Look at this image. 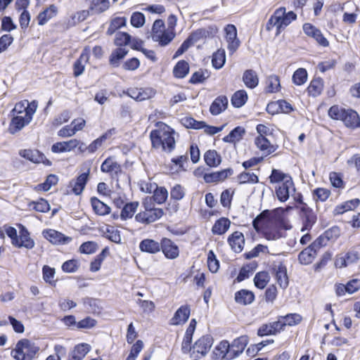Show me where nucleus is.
<instances>
[{
  "instance_id": "57",
  "label": "nucleus",
  "mask_w": 360,
  "mask_h": 360,
  "mask_svg": "<svg viewBox=\"0 0 360 360\" xmlns=\"http://www.w3.org/2000/svg\"><path fill=\"white\" fill-rule=\"evenodd\" d=\"M58 181V177L56 174H49L45 181L37 185V188L43 191H48L51 189L52 186L56 185Z\"/></svg>"
},
{
  "instance_id": "23",
  "label": "nucleus",
  "mask_w": 360,
  "mask_h": 360,
  "mask_svg": "<svg viewBox=\"0 0 360 360\" xmlns=\"http://www.w3.org/2000/svg\"><path fill=\"white\" fill-rule=\"evenodd\" d=\"M85 310L93 314H99L101 313L103 307L101 306V300L99 299L85 297L81 300Z\"/></svg>"
},
{
  "instance_id": "22",
  "label": "nucleus",
  "mask_w": 360,
  "mask_h": 360,
  "mask_svg": "<svg viewBox=\"0 0 360 360\" xmlns=\"http://www.w3.org/2000/svg\"><path fill=\"white\" fill-rule=\"evenodd\" d=\"M191 314L190 307L187 304L181 306L175 312L173 317L170 319L171 325H180L186 323Z\"/></svg>"
},
{
  "instance_id": "39",
  "label": "nucleus",
  "mask_w": 360,
  "mask_h": 360,
  "mask_svg": "<svg viewBox=\"0 0 360 360\" xmlns=\"http://www.w3.org/2000/svg\"><path fill=\"white\" fill-rule=\"evenodd\" d=\"M189 65L185 60H181L176 63L173 68L174 77L178 79H183L189 73Z\"/></svg>"
},
{
  "instance_id": "24",
  "label": "nucleus",
  "mask_w": 360,
  "mask_h": 360,
  "mask_svg": "<svg viewBox=\"0 0 360 360\" xmlns=\"http://www.w3.org/2000/svg\"><path fill=\"white\" fill-rule=\"evenodd\" d=\"M274 271L277 283L281 288L283 290L286 289L289 285V278L286 266L281 262L274 268Z\"/></svg>"
},
{
  "instance_id": "42",
  "label": "nucleus",
  "mask_w": 360,
  "mask_h": 360,
  "mask_svg": "<svg viewBox=\"0 0 360 360\" xmlns=\"http://www.w3.org/2000/svg\"><path fill=\"white\" fill-rule=\"evenodd\" d=\"M41 152L38 150L24 149L19 152V155L25 159L33 162L40 163L42 160L43 156L41 155Z\"/></svg>"
},
{
  "instance_id": "32",
  "label": "nucleus",
  "mask_w": 360,
  "mask_h": 360,
  "mask_svg": "<svg viewBox=\"0 0 360 360\" xmlns=\"http://www.w3.org/2000/svg\"><path fill=\"white\" fill-rule=\"evenodd\" d=\"M91 205L94 212L100 216H105L110 214V207L96 197H91L90 199Z\"/></svg>"
},
{
  "instance_id": "14",
  "label": "nucleus",
  "mask_w": 360,
  "mask_h": 360,
  "mask_svg": "<svg viewBox=\"0 0 360 360\" xmlns=\"http://www.w3.org/2000/svg\"><path fill=\"white\" fill-rule=\"evenodd\" d=\"M160 250L164 254L165 257L169 259H174L179 255V249L171 239L167 238H162L161 239V249Z\"/></svg>"
},
{
  "instance_id": "40",
  "label": "nucleus",
  "mask_w": 360,
  "mask_h": 360,
  "mask_svg": "<svg viewBox=\"0 0 360 360\" xmlns=\"http://www.w3.org/2000/svg\"><path fill=\"white\" fill-rule=\"evenodd\" d=\"M139 202L132 201L125 203L120 212V219L125 221L132 218L139 207Z\"/></svg>"
},
{
  "instance_id": "35",
  "label": "nucleus",
  "mask_w": 360,
  "mask_h": 360,
  "mask_svg": "<svg viewBox=\"0 0 360 360\" xmlns=\"http://www.w3.org/2000/svg\"><path fill=\"white\" fill-rule=\"evenodd\" d=\"M323 89V80L321 77L313 79L308 86L307 91L309 96L314 98L321 95Z\"/></svg>"
},
{
  "instance_id": "64",
  "label": "nucleus",
  "mask_w": 360,
  "mask_h": 360,
  "mask_svg": "<svg viewBox=\"0 0 360 360\" xmlns=\"http://www.w3.org/2000/svg\"><path fill=\"white\" fill-rule=\"evenodd\" d=\"M207 266L212 273H216L219 268V261L212 250H210L207 255Z\"/></svg>"
},
{
  "instance_id": "33",
  "label": "nucleus",
  "mask_w": 360,
  "mask_h": 360,
  "mask_svg": "<svg viewBox=\"0 0 360 360\" xmlns=\"http://www.w3.org/2000/svg\"><path fill=\"white\" fill-rule=\"evenodd\" d=\"M128 50L125 48L118 47L113 50L109 57V63L113 68H117L120 62L127 55Z\"/></svg>"
},
{
  "instance_id": "8",
  "label": "nucleus",
  "mask_w": 360,
  "mask_h": 360,
  "mask_svg": "<svg viewBox=\"0 0 360 360\" xmlns=\"http://www.w3.org/2000/svg\"><path fill=\"white\" fill-rule=\"evenodd\" d=\"M291 191L293 193L296 191L291 176H289V179L285 180L281 185L276 187L275 189L276 198L281 202H285L289 199Z\"/></svg>"
},
{
  "instance_id": "19",
  "label": "nucleus",
  "mask_w": 360,
  "mask_h": 360,
  "mask_svg": "<svg viewBox=\"0 0 360 360\" xmlns=\"http://www.w3.org/2000/svg\"><path fill=\"white\" fill-rule=\"evenodd\" d=\"M91 50L89 46H86L83 50L80 56L75 60L73 65V75L75 77L80 76L84 71V65L89 61L90 58Z\"/></svg>"
},
{
  "instance_id": "7",
  "label": "nucleus",
  "mask_w": 360,
  "mask_h": 360,
  "mask_svg": "<svg viewBox=\"0 0 360 360\" xmlns=\"http://www.w3.org/2000/svg\"><path fill=\"white\" fill-rule=\"evenodd\" d=\"M300 214L302 221L301 231H310L316 221V214L307 204L300 206Z\"/></svg>"
},
{
  "instance_id": "16",
  "label": "nucleus",
  "mask_w": 360,
  "mask_h": 360,
  "mask_svg": "<svg viewBox=\"0 0 360 360\" xmlns=\"http://www.w3.org/2000/svg\"><path fill=\"white\" fill-rule=\"evenodd\" d=\"M90 173V169L89 168L86 172L82 173L79 174L75 179H72L70 182V186L72 187V192L76 195H80L89 181Z\"/></svg>"
},
{
  "instance_id": "54",
  "label": "nucleus",
  "mask_w": 360,
  "mask_h": 360,
  "mask_svg": "<svg viewBox=\"0 0 360 360\" xmlns=\"http://www.w3.org/2000/svg\"><path fill=\"white\" fill-rule=\"evenodd\" d=\"M290 176L289 174L283 172L280 169H272L270 176H269L271 184H278L283 182Z\"/></svg>"
},
{
  "instance_id": "34",
  "label": "nucleus",
  "mask_w": 360,
  "mask_h": 360,
  "mask_svg": "<svg viewBox=\"0 0 360 360\" xmlns=\"http://www.w3.org/2000/svg\"><path fill=\"white\" fill-rule=\"evenodd\" d=\"M231 221L226 217H221L217 219L212 228V232L214 235H223L230 228Z\"/></svg>"
},
{
  "instance_id": "62",
  "label": "nucleus",
  "mask_w": 360,
  "mask_h": 360,
  "mask_svg": "<svg viewBox=\"0 0 360 360\" xmlns=\"http://www.w3.org/2000/svg\"><path fill=\"white\" fill-rule=\"evenodd\" d=\"M313 198L315 200L325 202L330 195V191L324 188H316L312 191Z\"/></svg>"
},
{
  "instance_id": "2",
  "label": "nucleus",
  "mask_w": 360,
  "mask_h": 360,
  "mask_svg": "<svg viewBox=\"0 0 360 360\" xmlns=\"http://www.w3.org/2000/svg\"><path fill=\"white\" fill-rule=\"evenodd\" d=\"M160 128L153 129L150 133L152 147L158 148L162 147V150L172 153L175 148L174 130L167 124L160 122Z\"/></svg>"
},
{
  "instance_id": "17",
  "label": "nucleus",
  "mask_w": 360,
  "mask_h": 360,
  "mask_svg": "<svg viewBox=\"0 0 360 360\" xmlns=\"http://www.w3.org/2000/svg\"><path fill=\"white\" fill-rule=\"evenodd\" d=\"M274 17L278 23L287 27L297 19V14L292 11L286 12V8L282 6L275 10Z\"/></svg>"
},
{
  "instance_id": "58",
  "label": "nucleus",
  "mask_w": 360,
  "mask_h": 360,
  "mask_svg": "<svg viewBox=\"0 0 360 360\" xmlns=\"http://www.w3.org/2000/svg\"><path fill=\"white\" fill-rule=\"evenodd\" d=\"M32 205L35 211L43 213L48 212L51 209L49 203L44 198H39L37 201H32L30 206Z\"/></svg>"
},
{
  "instance_id": "46",
  "label": "nucleus",
  "mask_w": 360,
  "mask_h": 360,
  "mask_svg": "<svg viewBox=\"0 0 360 360\" xmlns=\"http://www.w3.org/2000/svg\"><path fill=\"white\" fill-rule=\"evenodd\" d=\"M237 180L239 184H255L259 183V177L256 174L245 171L237 176Z\"/></svg>"
},
{
  "instance_id": "29",
  "label": "nucleus",
  "mask_w": 360,
  "mask_h": 360,
  "mask_svg": "<svg viewBox=\"0 0 360 360\" xmlns=\"http://www.w3.org/2000/svg\"><path fill=\"white\" fill-rule=\"evenodd\" d=\"M245 133L246 131L243 127L237 126L231 130L229 134L225 136L222 140L225 143H235L237 141H240Z\"/></svg>"
},
{
  "instance_id": "13",
  "label": "nucleus",
  "mask_w": 360,
  "mask_h": 360,
  "mask_svg": "<svg viewBox=\"0 0 360 360\" xmlns=\"http://www.w3.org/2000/svg\"><path fill=\"white\" fill-rule=\"evenodd\" d=\"M302 28L304 34L314 38L320 46L323 47L329 46L328 40L323 36L321 31L312 24L304 23Z\"/></svg>"
},
{
  "instance_id": "61",
  "label": "nucleus",
  "mask_w": 360,
  "mask_h": 360,
  "mask_svg": "<svg viewBox=\"0 0 360 360\" xmlns=\"http://www.w3.org/2000/svg\"><path fill=\"white\" fill-rule=\"evenodd\" d=\"M146 22V17L144 14L139 11L134 12L130 18L131 25L136 28H139L143 26Z\"/></svg>"
},
{
  "instance_id": "18",
  "label": "nucleus",
  "mask_w": 360,
  "mask_h": 360,
  "mask_svg": "<svg viewBox=\"0 0 360 360\" xmlns=\"http://www.w3.org/2000/svg\"><path fill=\"white\" fill-rule=\"evenodd\" d=\"M227 242L233 252L240 253L245 245L244 235L242 232L234 231L228 237Z\"/></svg>"
},
{
  "instance_id": "9",
  "label": "nucleus",
  "mask_w": 360,
  "mask_h": 360,
  "mask_svg": "<svg viewBox=\"0 0 360 360\" xmlns=\"http://www.w3.org/2000/svg\"><path fill=\"white\" fill-rule=\"evenodd\" d=\"M225 37L228 42L227 49L233 54L238 49L240 41L238 38L237 28L234 25L229 24L224 28Z\"/></svg>"
},
{
  "instance_id": "5",
  "label": "nucleus",
  "mask_w": 360,
  "mask_h": 360,
  "mask_svg": "<svg viewBox=\"0 0 360 360\" xmlns=\"http://www.w3.org/2000/svg\"><path fill=\"white\" fill-rule=\"evenodd\" d=\"M243 349L244 345L236 343V340L232 344L224 340L214 349L213 356L216 359L231 360L241 354Z\"/></svg>"
},
{
  "instance_id": "37",
  "label": "nucleus",
  "mask_w": 360,
  "mask_h": 360,
  "mask_svg": "<svg viewBox=\"0 0 360 360\" xmlns=\"http://www.w3.org/2000/svg\"><path fill=\"white\" fill-rule=\"evenodd\" d=\"M248 96L245 90L236 91L231 98V105L236 108L243 107L248 101Z\"/></svg>"
},
{
  "instance_id": "38",
  "label": "nucleus",
  "mask_w": 360,
  "mask_h": 360,
  "mask_svg": "<svg viewBox=\"0 0 360 360\" xmlns=\"http://www.w3.org/2000/svg\"><path fill=\"white\" fill-rule=\"evenodd\" d=\"M57 11V7L55 5H50L49 7L39 13L37 16L38 24L39 25H45L49 20L56 15Z\"/></svg>"
},
{
  "instance_id": "48",
  "label": "nucleus",
  "mask_w": 360,
  "mask_h": 360,
  "mask_svg": "<svg viewBox=\"0 0 360 360\" xmlns=\"http://www.w3.org/2000/svg\"><path fill=\"white\" fill-rule=\"evenodd\" d=\"M133 93L136 94V96H131L138 101H143L153 97L155 94V91L152 88H144L136 89Z\"/></svg>"
},
{
  "instance_id": "12",
  "label": "nucleus",
  "mask_w": 360,
  "mask_h": 360,
  "mask_svg": "<svg viewBox=\"0 0 360 360\" xmlns=\"http://www.w3.org/2000/svg\"><path fill=\"white\" fill-rule=\"evenodd\" d=\"M284 322L280 320V316L277 321L271 322L269 323L263 324L257 330L258 336L263 337L267 335H276L281 330H284L285 327L283 325Z\"/></svg>"
},
{
  "instance_id": "49",
  "label": "nucleus",
  "mask_w": 360,
  "mask_h": 360,
  "mask_svg": "<svg viewBox=\"0 0 360 360\" xmlns=\"http://www.w3.org/2000/svg\"><path fill=\"white\" fill-rule=\"evenodd\" d=\"M281 89L280 79L276 75H271L266 79V91L267 93L278 92Z\"/></svg>"
},
{
  "instance_id": "60",
  "label": "nucleus",
  "mask_w": 360,
  "mask_h": 360,
  "mask_svg": "<svg viewBox=\"0 0 360 360\" xmlns=\"http://www.w3.org/2000/svg\"><path fill=\"white\" fill-rule=\"evenodd\" d=\"M108 4V0H93L90 8L92 12L98 14L105 11L109 7Z\"/></svg>"
},
{
  "instance_id": "28",
  "label": "nucleus",
  "mask_w": 360,
  "mask_h": 360,
  "mask_svg": "<svg viewBox=\"0 0 360 360\" xmlns=\"http://www.w3.org/2000/svg\"><path fill=\"white\" fill-rule=\"evenodd\" d=\"M30 122L31 121L26 116H14L10 122L8 131L11 134H15Z\"/></svg>"
},
{
  "instance_id": "10",
  "label": "nucleus",
  "mask_w": 360,
  "mask_h": 360,
  "mask_svg": "<svg viewBox=\"0 0 360 360\" xmlns=\"http://www.w3.org/2000/svg\"><path fill=\"white\" fill-rule=\"evenodd\" d=\"M42 236L53 245H65L72 241V238L54 229H44Z\"/></svg>"
},
{
  "instance_id": "56",
  "label": "nucleus",
  "mask_w": 360,
  "mask_h": 360,
  "mask_svg": "<svg viewBox=\"0 0 360 360\" xmlns=\"http://www.w3.org/2000/svg\"><path fill=\"white\" fill-rule=\"evenodd\" d=\"M131 41V36L125 32H118L115 34L114 44L117 46L122 47L130 44Z\"/></svg>"
},
{
  "instance_id": "31",
  "label": "nucleus",
  "mask_w": 360,
  "mask_h": 360,
  "mask_svg": "<svg viewBox=\"0 0 360 360\" xmlns=\"http://www.w3.org/2000/svg\"><path fill=\"white\" fill-rule=\"evenodd\" d=\"M205 164L210 167H217L222 161L221 156L215 150H208L203 155Z\"/></svg>"
},
{
  "instance_id": "1",
  "label": "nucleus",
  "mask_w": 360,
  "mask_h": 360,
  "mask_svg": "<svg viewBox=\"0 0 360 360\" xmlns=\"http://www.w3.org/2000/svg\"><path fill=\"white\" fill-rule=\"evenodd\" d=\"M252 225L257 232L261 231L264 238L269 240L285 237L283 231L292 229L283 207H278L272 212L268 210L263 211L253 219Z\"/></svg>"
},
{
  "instance_id": "45",
  "label": "nucleus",
  "mask_w": 360,
  "mask_h": 360,
  "mask_svg": "<svg viewBox=\"0 0 360 360\" xmlns=\"http://www.w3.org/2000/svg\"><path fill=\"white\" fill-rule=\"evenodd\" d=\"M226 63V53L224 49H218L212 57V65L216 70L222 68Z\"/></svg>"
},
{
  "instance_id": "55",
  "label": "nucleus",
  "mask_w": 360,
  "mask_h": 360,
  "mask_svg": "<svg viewBox=\"0 0 360 360\" xmlns=\"http://www.w3.org/2000/svg\"><path fill=\"white\" fill-rule=\"evenodd\" d=\"M280 320L284 322L285 327L292 326L298 324L302 321V316L296 313L288 314L285 316H281Z\"/></svg>"
},
{
  "instance_id": "21",
  "label": "nucleus",
  "mask_w": 360,
  "mask_h": 360,
  "mask_svg": "<svg viewBox=\"0 0 360 360\" xmlns=\"http://www.w3.org/2000/svg\"><path fill=\"white\" fill-rule=\"evenodd\" d=\"M233 174V169L231 167L226 168L217 172H210L209 174L205 175V181L207 184H213L223 181Z\"/></svg>"
},
{
  "instance_id": "25",
  "label": "nucleus",
  "mask_w": 360,
  "mask_h": 360,
  "mask_svg": "<svg viewBox=\"0 0 360 360\" xmlns=\"http://www.w3.org/2000/svg\"><path fill=\"white\" fill-rule=\"evenodd\" d=\"M228 105L229 101L227 96L224 95L219 96L211 103L210 112L212 115H218L227 108Z\"/></svg>"
},
{
  "instance_id": "20",
  "label": "nucleus",
  "mask_w": 360,
  "mask_h": 360,
  "mask_svg": "<svg viewBox=\"0 0 360 360\" xmlns=\"http://www.w3.org/2000/svg\"><path fill=\"white\" fill-rule=\"evenodd\" d=\"M79 143L80 141L75 139L66 141L56 142L51 146V151L53 153L70 152L76 148Z\"/></svg>"
},
{
  "instance_id": "63",
  "label": "nucleus",
  "mask_w": 360,
  "mask_h": 360,
  "mask_svg": "<svg viewBox=\"0 0 360 360\" xmlns=\"http://www.w3.org/2000/svg\"><path fill=\"white\" fill-rule=\"evenodd\" d=\"M98 248V244L94 241L84 242L79 246V250L80 253L90 255L94 253Z\"/></svg>"
},
{
  "instance_id": "47",
  "label": "nucleus",
  "mask_w": 360,
  "mask_h": 360,
  "mask_svg": "<svg viewBox=\"0 0 360 360\" xmlns=\"http://www.w3.org/2000/svg\"><path fill=\"white\" fill-rule=\"evenodd\" d=\"M155 190L152 198L155 202L161 205L164 203L168 198V191L164 186H158L156 184H154Z\"/></svg>"
},
{
  "instance_id": "11",
  "label": "nucleus",
  "mask_w": 360,
  "mask_h": 360,
  "mask_svg": "<svg viewBox=\"0 0 360 360\" xmlns=\"http://www.w3.org/2000/svg\"><path fill=\"white\" fill-rule=\"evenodd\" d=\"M163 214L164 211L162 208H153L148 212L138 213L135 216V219L139 223L149 224L160 219Z\"/></svg>"
},
{
  "instance_id": "6",
  "label": "nucleus",
  "mask_w": 360,
  "mask_h": 360,
  "mask_svg": "<svg viewBox=\"0 0 360 360\" xmlns=\"http://www.w3.org/2000/svg\"><path fill=\"white\" fill-rule=\"evenodd\" d=\"M39 347L32 343L29 339L20 340L15 349L11 352L12 356L17 360L32 359L38 352Z\"/></svg>"
},
{
  "instance_id": "59",
  "label": "nucleus",
  "mask_w": 360,
  "mask_h": 360,
  "mask_svg": "<svg viewBox=\"0 0 360 360\" xmlns=\"http://www.w3.org/2000/svg\"><path fill=\"white\" fill-rule=\"evenodd\" d=\"M105 237L112 243L120 244L121 243V235L120 231L114 226H108L105 231Z\"/></svg>"
},
{
  "instance_id": "36",
  "label": "nucleus",
  "mask_w": 360,
  "mask_h": 360,
  "mask_svg": "<svg viewBox=\"0 0 360 360\" xmlns=\"http://www.w3.org/2000/svg\"><path fill=\"white\" fill-rule=\"evenodd\" d=\"M174 37L175 33L174 32H169L165 30L160 34L152 35L153 41L158 42V44L162 47L167 46Z\"/></svg>"
},
{
  "instance_id": "51",
  "label": "nucleus",
  "mask_w": 360,
  "mask_h": 360,
  "mask_svg": "<svg viewBox=\"0 0 360 360\" xmlns=\"http://www.w3.org/2000/svg\"><path fill=\"white\" fill-rule=\"evenodd\" d=\"M101 170L104 173H110L115 171L117 174L118 172H121V167L117 162H113L110 158H108L103 162Z\"/></svg>"
},
{
  "instance_id": "53",
  "label": "nucleus",
  "mask_w": 360,
  "mask_h": 360,
  "mask_svg": "<svg viewBox=\"0 0 360 360\" xmlns=\"http://www.w3.org/2000/svg\"><path fill=\"white\" fill-rule=\"evenodd\" d=\"M209 76L207 70L200 69L192 74L188 82L192 84H202Z\"/></svg>"
},
{
  "instance_id": "3",
  "label": "nucleus",
  "mask_w": 360,
  "mask_h": 360,
  "mask_svg": "<svg viewBox=\"0 0 360 360\" xmlns=\"http://www.w3.org/2000/svg\"><path fill=\"white\" fill-rule=\"evenodd\" d=\"M328 117L333 120L342 121L347 128L355 129L360 128V116L352 108H345L333 105L328 110Z\"/></svg>"
},
{
  "instance_id": "30",
  "label": "nucleus",
  "mask_w": 360,
  "mask_h": 360,
  "mask_svg": "<svg viewBox=\"0 0 360 360\" xmlns=\"http://www.w3.org/2000/svg\"><path fill=\"white\" fill-rule=\"evenodd\" d=\"M242 79L245 86L250 89L256 88L259 84V77L256 72L252 69L244 71Z\"/></svg>"
},
{
  "instance_id": "26",
  "label": "nucleus",
  "mask_w": 360,
  "mask_h": 360,
  "mask_svg": "<svg viewBox=\"0 0 360 360\" xmlns=\"http://www.w3.org/2000/svg\"><path fill=\"white\" fill-rule=\"evenodd\" d=\"M139 248L142 252L156 254L160 251L161 242L158 243L153 239L145 238L141 240Z\"/></svg>"
},
{
  "instance_id": "43",
  "label": "nucleus",
  "mask_w": 360,
  "mask_h": 360,
  "mask_svg": "<svg viewBox=\"0 0 360 360\" xmlns=\"http://www.w3.org/2000/svg\"><path fill=\"white\" fill-rule=\"evenodd\" d=\"M270 281V276L266 271L257 272L253 279L255 286L260 290L264 289Z\"/></svg>"
},
{
  "instance_id": "4",
  "label": "nucleus",
  "mask_w": 360,
  "mask_h": 360,
  "mask_svg": "<svg viewBox=\"0 0 360 360\" xmlns=\"http://www.w3.org/2000/svg\"><path fill=\"white\" fill-rule=\"evenodd\" d=\"M217 32L218 28L215 25H211L207 27H201L191 32L176 51L173 58H176L184 54L193 44L200 40L214 37Z\"/></svg>"
},
{
  "instance_id": "44",
  "label": "nucleus",
  "mask_w": 360,
  "mask_h": 360,
  "mask_svg": "<svg viewBox=\"0 0 360 360\" xmlns=\"http://www.w3.org/2000/svg\"><path fill=\"white\" fill-rule=\"evenodd\" d=\"M212 339H198L193 345V352L199 353L202 355L207 354L211 346Z\"/></svg>"
},
{
  "instance_id": "50",
  "label": "nucleus",
  "mask_w": 360,
  "mask_h": 360,
  "mask_svg": "<svg viewBox=\"0 0 360 360\" xmlns=\"http://www.w3.org/2000/svg\"><path fill=\"white\" fill-rule=\"evenodd\" d=\"M181 123L188 129H202L205 126V122L198 121L192 117H184L181 118Z\"/></svg>"
},
{
  "instance_id": "52",
  "label": "nucleus",
  "mask_w": 360,
  "mask_h": 360,
  "mask_svg": "<svg viewBox=\"0 0 360 360\" xmlns=\"http://www.w3.org/2000/svg\"><path fill=\"white\" fill-rule=\"evenodd\" d=\"M308 77V73L305 68H300L296 70L292 77V82L297 86L304 84Z\"/></svg>"
},
{
  "instance_id": "15",
  "label": "nucleus",
  "mask_w": 360,
  "mask_h": 360,
  "mask_svg": "<svg viewBox=\"0 0 360 360\" xmlns=\"http://www.w3.org/2000/svg\"><path fill=\"white\" fill-rule=\"evenodd\" d=\"M34 240L30 237V232L27 229L22 225H19V236L15 247L20 248H25L28 250L34 247Z\"/></svg>"
},
{
  "instance_id": "27",
  "label": "nucleus",
  "mask_w": 360,
  "mask_h": 360,
  "mask_svg": "<svg viewBox=\"0 0 360 360\" xmlns=\"http://www.w3.org/2000/svg\"><path fill=\"white\" fill-rule=\"evenodd\" d=\"M255 299V294L252 291L242 289L236 292L234 295L235 302L243 305H248L252 304Z\"/></svg>"
},
{
  "instance_id": "41",
  "label": "nucleus",
  "mask_w": 360,
  "mask_h": 360,
  "mask_svg": "<svg viewBox=\"0 0 360 360\" xmlns=\"http://www.w3.org/2000/svg\"><path fill=\"white\" fill-rule=\"evenodd\" d=\"M90 350V345L86 343L79 344L74 348L69 360H82Z\"/></svg>"
}]
</instances>
